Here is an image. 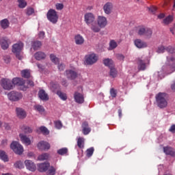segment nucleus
Here are the masks:
<instances>
[{
  "label": "nucleus",
  "instance_id": "43",
  "mask_svg": "<svg viewBox=\"0 0 175 175\" xmlns=\"http://www.w3.org/2000/svg\"><path fill=\"white\" fill-rule=\"evenodd\" d=\"M39 131L40 133H43V135H49L50 133V131H49V129L44 126H41L39 128Z\"/></svg>",
  "mask_w": 175,
  "mask_h": 175
},
{
  "label": "nucleus",
  "instance_id": "52",
  "mask_svg": "<svg viewBox=\"0 0 175 175\" xmlns=\"http://www.w3.org/2000/svg\"><path fill=\"white\" fill-rule=\"evenodd\" d=\"M3 61L5 64H9L10 62V56L6 55L3 57Z\"/></svg>",
  "mask_w": 175,
  "mask_h": 175
},
{
  "label": "nucleus",
  "instance_id": "60",
  "mask_svg": "<svg viewBox=\"0 0 175 175\" xmlns=\"http://www.w3.org/2000/svg\"><path fill=\"white\" fill-rule=\"evenodd\" d=\"M27 84L29 87H33V81H27Z\"/></svg>",
  "mask_w": 175,
  "mask_h": 175
},
{
  "label": "nucleus",
  "instance_id": "39",
  "mask_svg": "<svg viewBox=\"0 0 175 175\" xmlns=\"http://www.w3.org/2000/svg\"><path fill=\"white\" fill-rule=\"evenodd\" d=\"M110 72L109 75L111 76V77H113V79L115 77H117V70H116L113 67H111L110 68Z\"/></svg>",
  "mask_w": 175,
  "mask_h": 175
},
{
  "label": "nucleus",
  "instance_id": "4",
  "mask_svg": "<svg viewBox=\"0 0 175 175\" xmlns=\"http://www.w3.org/2000/svg\"><path fill=\"white\" fill-rule=\"evenodd\" d=\"M156 102L159 109L167 107V95L166 93L160 92L156 95Z\"/></svg>",
  "mask_w": 175,
  "mask_h": 175
},
{
  "label": "nucleus",
  "instance_id": "50",
  "mask_svg": "<svg viewBox=\"0 0 175 175\" xmlns=\"http://www.w3.org/2000/svg\"><path fill=\"white\" fill-rule=\"evenodd\" d=\"M110 94H111V96H112V98H116V96H117V92H116V90L113 88L111 89Z\"/></svg>",
  "mask_w": 175,
  "mask_h": 175
},
{
  "label": "nucleus",
  "instance_id": "40",
  "mask_svg": "<svg viewBox=\"0 0 175 175\" xmlns=\"http://www.w3.org/2000/svg\"><path fill=\"white\" fill-rule=\"evenodd\" d=\"M77 146L79 148H83L84 147V138L79 137L77 139Z\"/></svg>",
  "mask_w": 175,
  "mask_h": 175
},
{
  "label": "nucleus",
  "instance_id": "59",
  "mask_svg": "<svg viewBox=\"0 0 175 175\" xmlns=\"http://www.w3.org/2000/svg\"><path fill=\"white\" fill-rule=\"evenodd\" d=\"M157 17H158V18H159V20H162V18H165V14L161 13V14H159Z\"/></svg>",
  "mask_w": 175,
  "mask_h": 175
},
{
  "label": "nucleus",
  "instance_id": "48",
  "mask_svg": "<svg viewBox=\"0 0 175 175\" xmlns=\"http://www.w3.org/2000/svg\"><path fill=\"white\" fill-rule=\"evenodd\" d=\"M92 154H94V148H90L86 150L87 157H92Z\"/></svg>",
  "mask_w": 175,
  "mask_h": 175
},
{
  "label": "nucleus",
  "instance_id": "42",
  "mask_svg": "<svg viewBox=\"0 0 175 175\" xmlns=\"http://www.w3.org/2000/svg\"><path fill=\"white\" fill-rule=\"evenodd\" d=\"M18 7L21 8V9H24L25 6H27V1L25 0H18Z\"/></svg>",
  "mask_w": 175,
  "mask_h": 175
},
{
  "label": "nucleus",
  "instance_id": "28",
  "mask_svg": "<svg viewBox=\"0 0 175 175\" xmlns=\"http://www.w3.org/2000/svg\"><path fill=\"white\" fill-rule=\"evenodd\" d=\"M42 46V42L40 41H33L31 42V50H38Z\"/></svg>",
  "mask_w": 175,
  "mask_h": 175
},
{
  "label": "nucleus",
  "instance_id": "13",
  "mask_svg": "<svg viewBox=\"0 0 175 175\" xmlns=\"http://www.w3.org/2000/svg\"><path fill=\"white\" fill-rule=\"evenodd\" d=\"M148 59H138V69L139 70H145L146 68L148 66Z\"/></svg>",
  "mask_w": 175,
  "mask_h": 175
},
{
  "label": "nucleus",
  "instance_id": "36",
  "mask_svg": "<svg viewBox=\"0 0 175 175\" xmlns=\"http://www.w3.org/2000/svg\"><path fill=\"white\" fill-rule=\"evenodd\" d=\"M172 21H173V16L169 15L168 16H167L166 18H165L163 19V23L165 25H167L168 24H170V23H172Z\"/></svg>",
  "mask_w": 175,
  "mask_h": 175
},
{
  "label": "nucleus",
  "instance_id": "63",
  "mask_svg": "<svg viewBox=\"0 0 175 175\" xmlns=\"http://www.w3.org/2000/svg\"><path fill=\"white\" fill-rule=\"evenodd\" d=\"M4 126H5V129H10V126L8 124H5Z\"/></svg>",
  "mask_w": 175,
  "mask_h": 175
},
{
  "label": "nucleus",
  "instance_id": "55",
  "mask_svg": "<svg viewBox=\"0 0 175 175\" xmlns=\"http://www.w3.org/2000/svg\"><path fill=\"white\" fill-rule=\"evenodd\" d=\"M57 68H58L59 70H60V71L64 70V69H65V64H61L57 66Z\"/></svg>",
  "mask_w": 175,
  "mask_h": 175
},
{
  "label": "nucleus",
  "instance_id": "26",
  "mask_svg": "<svg viewBox=\"0 0 175 175\" xmlns=\"http://www.w3.org/2000/svg\"><path fill=\"white\" fill-rule=\"evenodd\" d=\"M38 96L42 100H49V95L44 90H40L38 92Z\"/></svg>",
  "mask_w": 175,
  "mask_h": 175
},
{
  "label": "nucleus",
  "instance_id": "29",
  "mask_svg": "<svg viewBox=\"0 0 175 175\" xmlns=\"http://www.w3.org/2000/svg\"><path fill=\"white\" fill-rule=\"evenodd\" d=\"M34 58L37 59L38 61H40V59H44V58H46V54L43 52H37L36 54H34Z\"/></svg>",
  "mask_w": 175,
  "mask_h": 175
},
{
  "label": "nucleus",
  "instance_id": "46",
  "mask_svg": "<svg viewBox=\"0 0 175 175\" xmlns=\"http://www.w3.org/2000/svg\"><path fill=\"white\" fill-rule=\"evenodd\" d=\"M14 167H16V169H23V167H24V164H23L22 161H16L14 163Z\"/></svg>",
  "mask_w": 175,
  "mask_h": 175
},
{
  "label": "nucleus",
  "instance_id": "47",
  "mask_svg": "<svg viewBox=\"0 0 175 175\" xmlns=\"http://www.w3.org/2000/svg\"><path fill=\"white\" fill-rule=\"evenodd\" d=\"M66 152H68V148H63L57 150V153L59 154V155H65Z\"/></svg>",
  "mask_w": 175,
  "mask_h": 175
},
{
  "label": "nucleus",
  "instance_id": "19",
  "mask_svg": "<svg viewBox=\"0 0 175 175\" xmlns=\"http://www.w3.org/2000/svg\"><path fill=\"white\" fill-rule=\"evenodd\" d=\"M0 44L3 50H7V49H9V45L10 44V40H9V38H1L0 40Z\"/></svg>",
  "mask_w": 175,
  "mask_h": 175
},
{
  "label": "nucleus",
  "instance_id": "53",
  "mask_svg": "<svg viewBox=\"0 0 175 175\" xmlns=\"http://www.w3.org/2000/svg\"><path fill=\"white\" fill-rule=\"evenodd\" d=\"M33 8H28L27 11V14H28V16H31V14H33Z\"/></svg>",
  "mask_w": 175,
  "mask_h": 175
},
{
  "label": "nucleus",
  "instance_id": "49",
  "mask_svg": "<svg viewBox=\"0 0 175 175\" xmlns=\"http://www.w3.org/2000/svg\"><path fill=\"white\" fill-rule=\"evenodd\" d=\"M55 126L57 128V129H61V128H62V122H61L59 120L55 121Z\"/></svg>",
  "mask_w": 175,
  "mask_h": 175
},
{
  "label": "nucleus",
  "instance_id": "22",
  "mask_svg": "<svg viewBox=\"0 0 175 175\" xmlns=\"http://www.w3.org/2000/svg\"><path fill=\"white\" fill-rule=\"evenodd\" d=\"M74 98L77 103H84V96L79 92H75Z\"/></svg>",
  "mask_w": 175,
  "mask_h": 175
},
{
  "label": "nucleus",
  "instance_id": "15",
  "mask_svg": "<svg viewBox=\"0 0 175 175\" xmlns=\"http://www.w3.org/2000/svg\"><path fill=\"white\" fill-rule=\"evenodd\" d=\"M25 165L26 166V169L30 172H35V170H36V165H35V163L31 160H25Z\"/></svg>",
  "mask_w": 175,
  "mask_h": 175
},
{
  "label": "nucleus",
  "instance_id": "54",
  "mask_svg": "<svg viewBox=\"0 0 175 175\" xmlns=\"http://www.w3.org/2000/svg\"><path fill=\"white\" fill-rule=\"evenodd\" d=\"M38 38H40V39H44V31H40L38 33Z\"/></svg>",
  "mask_w": 175,
  "mask_h": 175
},
{
  "label": "nucleus",
  "instance_id": "3",
  "mask_svg": "<svg viewBox=\"0 0 175 175\" xmlns=\"http://www.w3.org/2000/svg\"><path fill=\"white\" fill-rule=\"evenodd\" d=\"M107 25V18L103 16H98L96 23L92 26L93 32H100L101 28H105Z\"/></svg>",
  "mask_w": 175,
  "mask_h": 175
},
{
  "label": "nucleus",
  "instance_id": "8",
  "mask_svg": "<svg viewBox=\"0 0 175 175\" xmlns=\"http://www.w3.org/2000/svg\"><path fill=\"white\" fill-rule=\"evenodd\" d=\"M9 100L11 102H18L23 99V94L17 91H12L7 94Z\"/></svg>",
  "mask_w": 175,
  "mask_h": 175
},
{
  "label": "nucleus",
  "instance_id": "56",
  "mask_svg": "<svg viewBox=\"0 0 175 175\" xmlns=\"http://www.w3.org/2000/svg\"><path fill=\"white\" fill-rule=\"evenodd\" d=\"M149 10H150V12H151V13H155V12H157V7H154V6H152V7H150V8H149Z\"/></svg>",
  "mask_w": 175,
  "mask_h": 175
},
{
  "label": "nucleus",
  "instance_id": "9",
  "mask_svg": "<svg viewBox=\"0 0 175 175\" xmlns=\"http://www.w3.org/2000/svg\"><path fill=\"white\" fill-rule=\"evenodd\" d=\"M10 148L12 149L15 154L18 155H21L24 152V148L18 142L14 141L10 144Z\"/></svg>",
  "mask_w": 175,
  "mask_h": 175
},
{
  "label": "nucleus",
  "instance_id": "33",
  "mask_svg": "<svg viewBox=\"0 0 175 175\" xmlns=\"http://www.w3.org/2000/svg\"><path fill=\"white\" fill-rule=\"evenodd\" d=\"M21 76L25 79H28L31 76V70L28 69L23 70L21 71Z\"/></svg>",
  "mask_w": 175,
  "mask_h": 175
},
{
  "label": "nucleus",
  "instance_id": "12",
  "mask_svg": "<svg viewBox=\"0 0 175 175\" xmlns=\"http://www.w3.org/2000/svg\"><path fill=\"white\" fill-rule=\"evenodd\" d=\"M85 21L90 29H92V25L96 23L95 16L92 13H87L85 14Z\"/></svg>",
  "mask_w": 175,
  "mask_h": 175
},
{
  "label": "nucleus",
  "instance_id": "2",
  "mask_svg": "<svg viewBox=\"0 0 175 175\" xmlns=\"http://www.w3.org/2000/svg\"><path fill=\"white\" fill-rule=\"evenodd\" d=\"M162 70L159 72V77L160 79H162L163 77H165V74H163V72H165V73H167L168 75L170 73H173V72L175 71V59L174 57H167V62L166 65L163 66L162 68Z\"/></svg>",
  "mask_w": 175,
  "mask_h": 175
},
{
  "label": "nucleus",
  "instance_id": "62",
  "mask_svg": "<svg viewBox=\"0 0 175 175\" xmlns=\"http://www.w3.org/2000/svg\"><path fill=\"white\" fill-rule=\"evenodd\" d=\"M118 57L119 59H120V61L124 60V55H119Z\"/></svg>",
  "mask_w": 175,
  "mask_h": 175
},
{
  "label": "nucleus",
  "instance_id": "16",
  "mask_svg": "<svg viewBox=\"0 0 175 175\" xmlns=\"http://www.w3.org/2000/svg\"><path fill=\"white\" fill-rule=\"evenodd\" d=\"M103 11L105 14H111L113 12V3H106L103 6Z\"/></svg>",
  "mask_w": 175,
  "mask_h": 175
},
{
  "label": "nucleus",
  "instance_id": "17",
  "mask_svg": "<svg viewBox=\"0 0 175 175\" xmlns=\"http://www.w3.org/2000/svg\"><path fill=\"white\" fill-rule=\"evenodd\" d=\"M134 44L137 49H146L147 47V42L140 39H135L134 40Z\"/></svg>",
  "mask_w": 175,
  "mask_h": 175
},
{
  "label": "nucleus",
  "instance_id": "38",
  "mask_svg": "<svg viewBox=\"0 0 175 175\" xmlns=\"http://www.w3.org/2000/svg\"><path fill=\"white\" fill-rule=\"evenodd\" d=\"M57 94L62 99V100H66L68 99V96H66V94L62 93L61 91H57Z\"/></svg>",
  "mask_w": 175,
  "mask_h": 175
},
{
  "label": "nucleus",
  "instance_id": "14",
  "mask_svg": "<svg viewBox=\"0 0 175 175\" xmlns=\"http://www.w3.org/2000/svg\"><path fill=\"white\" fill-rule=\"evenodd\" d=\"M174 47L172 46H169L167 48H165V46H161L158 47L157 53L161 54L162 53H165V51H167V53H170L171 54H172V53H174Z\"/></svg>",
  "mask_w": 175,
  "mask_h": 175
},
{
  "label": "nucleus",
  "instance_id": "58",
  "mask_svg": "<svg viewBox=\"0 0 175 175\" xmlns=\"http://www.w3.org/2000/svg\"><path fill=\"white\" fill-rule=\"evenodd\" d=\"M175 131V125L173 124L172 126H171V127L170 128V132H172V133H174Z\"/></svg>",
  "mask_w": 175,
  "mask_h": 175
},
{
  "label": "nucleus",
  "instance_id": "21",
  "mask_svg": "<svg viewBox=\"0 0 175 175\" xmlns=\"http://www.w3.org/2000/svg\"><path fill=\"white\" fill-rule=\"evenodd\" d=\"M66 75L68 79H70L71 80H75L76 77H77V72L75 71V70H68L66 71Z\"/></svg>",
  "mask_w": 175,
  "mask_h": 175
},
{
  "label": "nucleus",
  "instance_id": "23",
  "mask_svg": "<svg viewBox=\"0 0 175 175\" xmlns=\"http://www.w3.org/2000/svg\"><path fill=\"white\" fill-rule=\"evenodd\" d=\"M38 148L39 150H49V148H50V144H49V142L42 141L38 144Z\"/></svg>",
  "mask_w": 175,
  "mask_h": 175
},
{
  "label": "nucleus",
  "instance_id": "11",
  "mask_svg": "<svg viewBox=\"0 0 175 175\" xmlns=\"http://www.w3.org/2000/svg\"><path fill=\"white\" fill-rule=\"evenodd\" d=\"M47 18L53 24H56L58 21V14L57 11L53 9L49 10L47 13Z\"/></svg>",
  "mask_w": 175,
  "mask_h": 175
},
{
  "label": "nucleus",
  "instance_id": "1",
  "mask_svg": "<svg viewBox=\"0 0 175 175\" xmlns=\"http://www.w3.org/2000/svg\"><path fill=\"white\" fill-rule=\"evenodd\" d=\"M0 84L3 90H7L8 91L13 90L14 85L21 87L22 91H26L27 88H28V86L25 85V81L23 80V79L18 77H15L12 79V80L6 78L2 79L0 81Z\"/></svg>",
  "mask_w": 175,
  "mask_h": 175
},
{
  "label": "nucleus",
  "instance_id": "57",
  "mask_svg": "<svg viewBox=\"0 0 175 175\" xmlns=\"http://www.w3.org/2000/svg\"><path fill=\"white\" fill-rule=\"evenodd\" d=\"M170 32H172L173 35H175V24L170 28Z\"/></svg>",
  "mask_w": 175,
  "mask_h": 175
},
{
  "label": "nucleus",
  "instance_id": "5",
  "mask_svg": "<svg viewBox=\"0 0 175 175\" xmlns=\"http://www.w3.org/2000/svg\"><path fill=\"white\" fill-rule=\"evenodd\" d=\"M135 32L139 36H145L147 39H150L152 36V30L144 26H137L135 27Z\"/></svg>",
  "mask_w": 175,
  "mask_h": 175
},
{
  "label": "nucleus",
  "instance_id": "27",
  "mask_svg": "<svg viewBox=\"0 0 175 175\" xmlns=\"http://www.w3.org/2000/svg\"><path fill=\"white\" fill-rule=\"evenodd\" d=\"M82 128H83V135H88L90 132H91V129L88 126V123L86 122H84L82 124Z\"/></svg>",
  "mask_w": 175,
  "mask_h": 175
},
{
  "label": "nucleus",
  "instance_id": "24",
  "mask_svg": "<svg viewBox=\"0 0 175 175\" xmlns=\"http://www.w3.org/2000/svg\"><path fill=\"white\" fill-rule=\"evenodd\" d=\"M74 39H75V44L79 46H81V44H84V42H85L84 38L80 34L76 35Z\"/></svg>",
  "mask_w": 175,
  "mask_h": 175
},
{
  "label": "nucleus",
  "instance_id": "25",
  "mask_svg": "<svg viewBox=\"0 0 175 175\" xmlns=\"http://www.w3.org/2000/svg\"><path fill=\"white\" fill-rule=\"evenodd\" d=\"M163 152L166 155H171V157H175V150L169 146L163 148Z\"/></svg>",
  "mask_w": 175,
  "mask_h": 175
},
{
  "label": "nucleus",
  "instance_id": "32",
  "mask_svg": "<svg viewBox=\"0 0 175 175\" xmlns=\"http://www.w3.org/2000/svg\"><path fill=\"white\" fill-rule=\"evenodd\" d=\"M103 64L105 66H108L109 68L114 66V62H113V60L110 59H105L103 60Z\"/></svg>",
  "mask_w": 175,
  "mask_h": 175
},
{
  "label": "nucleus",
  "instance_id": "10",
  "mask_svg": "<svg viewBox=\"0 0 175 175\" xmlns=\"http://www.w3.org/2000/svg\"><path fill=\"white\" fill-rule=\"evenodd\" d=\"M98 55L95 53H90L85 57V64L86 65H94L98 62Z\"/></svg>",
  "mask_w": 175,
  "mask_h": 175
},
{
  "label": "nucleus",
  "instance_id": "18",
  "mask_svg": "<svg viewBox=\"0 0 175 175\" xmlns=\"http://www.w3.org/2000/svg\"><path fill=\"white\" fill-rule=\"evenodd\" d=\"M19 137L21 139V142L23 144H25V146H30L31 142V139H29V137H27V135H25L23 133L19 134Z\"/></svg>",
  "mask_w": 175,
  "mask_h": 175
},
{
  "label": "nucleus",
  "instance_id": "31",
  "mask_svg": "<svg viewBox=\"0 0 175 175\" xmlns=\"http://www.w3.org/2000/svg\"><path fill=\"white\" fill-rule=\"evenodd\" d=\"M1 27L3 28V29H6L7 28H9L10 23L8 19H3L0 22Z\"/></svg>",
  "mask_w": 175,
  "mask_h": 175
},
{
  "label": "nucleus",
  "instance_id": "41",
  "mask_svg": "<svg viewBox=\"0 0 175 175\" xmlns=\"http://www.w3.org/2000/svg\"><path fill=\"white\" fill-rule=\"evenodd\" d=\"M38 161H46L49 159V154L47 153H44L38 156Z\"/></svg>",
  "mask_w": 175,
  "mask_h": 175
},
{
  "label": "nucleus",
  "instance_id": "7",
  "mask_svg": "<svg viewBox=\"0 0 175 175\" xmlns=\"http://www.w3.org/2000/svg\"><path fill=\"white\" fill-rule=\"evenodd\" d=\"M24 49V44L22 42H18L12 45V53L15 54L16 57L18 59H21V51Z\"/></svg>",
  "mask_w": 175,
  "mask_h": 175
},
{
  "label": "nucleus",
  "instance_id": "64",
  "mask_svg": "<svg viewBox=\"0 0 175 175\" xmlns=\"http://www.w3.org/2000/svg\"><path fill=\"white\" fill-rule=\"evenodd\" d=\"M118 114H119V117H122V111L121 109L118 110Z\"/></svg>",
  "mask_w": 175,
  "mask_h": 175
},
{
  "label": "nucleus",
  "instance_id": "30",
  "mask_svg": "<svg viewBox=\"0 0 175 175\" xmlns=\"http://www.w3.org/2000/svg\"><path fill=\"white\" fill-rule=\"evenodd\" d=\"M0 159L3 162H9V157H8V154L3 150H0Z\"/></svg>",
  "mask_w": 175,
  "mask_h": 175
},
{
  "label": "nucleus",
  "instance_id": "37",
  "mask_svg": "<svg viewBox=\"0 0 175 175\" xmlns=\"http://www.w3.org/2000/svg\"><path fill=\"white\" fill-rule=\"evenodd\" d=\"M50 58H51V61H52L53 64H55V65L59 64V59H58V57H57V56L55 55L54 54H51L50 55Z\"/></svg>",
  "mask_w": 175,
  "mask_h": 175
},
{
  "label": "nucleus",
  "instance_id": "44",
  "mask_svg": "<svg viewBox=\"0 0 175 175\" xmlns=\"http://www.w3.org/2000/svg\"><path fill=\"white\" fill-rule=\"evenodd\" d=\"M34 109H35V110H37V111H38L40 113H43V111H44V108H43V107L42 105H35Z\"/></svg>",
  "mask_w": 175,
  "mask_h": 175
},
{
  "label": "nucleus",
  "instance_id": "45",
  "mask_svg": "<svg viewBox=\"0 0 175 175\" xmlns=\"http://www.w3.org/2000/svg\"><path fill=\"white\" fill-rule=\"evenodd\" d=\"M49 87H50L51 90L53 92H55V90H57V88H58V84L54 83L53 82H51V83L49 84Z\"/></svg>",
  "mask_w": 175,
  "mask_h": 175
},
{
  "label": "nucleus",
  "instance_id": "61",
  "mask_svg": "<svg viewBox=\"0 0 175 175\" xmlns=\"http://www.w3.org/2000/svg\"><path fill=\"white\" fill-rule=\"evenodd\" d=\"M37 66L40 70H43V69H44V67L42 64H38Z\"/></svg>",
  "mask_w": 175,
  "mask_h": 175
},
{
  "label": "nucleus",
  "instance_id": "51",
  "mask_svg": "<svg viewBox=\"0 0 175 175\" xmlns=\"http://www.w3.org/2000/svg\"><path fill=\"white\" fill-rule=\"evenodd\" d=\"M57 10H62L64 9V4L62 3H57L56 4Z\"/></svg>",
  "mask_w": 175,
  "mask_h": 175
},
{
  "label": "nucleus",
  "instance_id": "20",
  "mask_svg": "<svg viewBox=\"0 0 175 175\" xmlns=\"http://www.w3.org/2000/svg\"><path fill=\"white\" fill-rule=\"evenodd\" d=\"M16 111L17 117L21 120H24L27 117V112L23 108L18 107L16 109Z\"/></svg>",
  "mask_w": 175,
  "mask_h": 175
},
{
  "label": "nucleus",
  "instance_id": "6",
  "mask_svg": "<svg viewBox=\"0 0 175 175\" xmlns=\"http://www.w3.org/2000/svg\"><path fill=\"white\" fill-rule=\"evenodd\" d=\"M38 172H46L48 170V175H55V168L54 167H50V163H41L37 165Z\"/></svg>",
  "mask_w": 175,
  "mask_h": 175
},
{
  "label": "nucleus",
  "instance_id": "34",
  "mask_svg": "<svg viewBox=\"0 0 175 175\" xmlns=\"http://www.w3.org/2000/svg\"><path fill=\"white\" fill-rule=\"evenodd\" d=\"M118 44H117V42L114 40H111L109 42V46L108 48V50H114V49H116Z\"/></svg>",
  "mask_w": 175,
  "mask_h": 175
},
{
  "label": "nucleus",
  "instance_id": "35",
  "mask_svg": "<svg viewBox=\"0 0 175 175\" xmlns=\"http://www.w3.org/2000/svg\"><path fill=\"white\" fill-rule=\"evenodd\" d=\"M21 129L22 132H24L25 133H31V132H32V129H31L29 126H25V125L21 126Z\"/></svg>",
  "mask_w": 175,
  "mask_h": 175
}]
</instances>
